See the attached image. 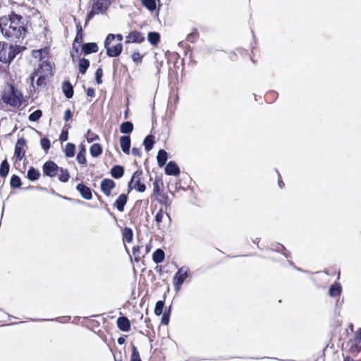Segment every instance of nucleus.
<instances>
[{
	"mask_svg": "<svg viewBox=\"0 0 361 361\" xmlns=\"http://www.w3.org/2000/svg\"><path fill=\"white\" fill-rule=\"evenodd\" d=\"M164 307V302L162 300H159L157 302L154 307V314L157 316L161 315L163 312V309Z\"/></svg>",
	"mask_w": 361,
	"mask_h": 361,
	"instance_id": "obj_39",
	"label": "nucleus"
},
{
	"mask_svg": "<svg viewBox=\"0 0 361 361\" xmlns=\"http://www.w3.org/2000/svg\"><path fill=\"white\" fill-rule=\"evenodd\" d=\"M86 138L88 142H92L94 140L98 139V136L92 133L90 130H88L86 135Z\"/></svg>",
	"mask_w": 361,
	"mask_h": 361,
	"instance_id": "obj_44",
	"label": "nucleus"
},
{
	"mask_svg": "<svg viewBox=\"0 0 361 361\" xmlns=\"http://www.w3.org/2000/svg\"><path fill=\"white\" fill-rule=\"evenodd\" d=\"M48 54L49 51L47 48L32 51V56L39 61L44 60Z\"/></svg>",
	"mask_w": 361,
	"mask_h": 361,
	"instance_id": "obj_21",
	"label": "nucleus"
},
{
	"mask_svg": "<svg viewBox=\"0 0 361 361\" xmlns=\"http://www.w3.org/2000/svg\"><path fill=\"white\" fill-rule=\"evenodd\" d=\"M115 186L116 183L114 180L109 178H105L101 183V190L106 196H109L111 195V190L114 188Z\"/></svg>",
	"mask_w": 361,
	"mask_h": 361,
	"instance_id": "obj_10",
	"label": "nucleus"
},
{
	"mask_svg": "<svg viewBox=\"0 0 361 361\" xmlns=\"http://www.w3.org/2000/svg\"><path fill=\"white\" fill-rule=\"evenodd\" d=\"M77 190L80 192V195L85 200H90L92 197V191L90 188L87 187L82 183H80L76 187Z\"/></svg>",
	"mask_w": 361,
	"mask_h": 361,
	"instance_id": "obj_12",
	"label": "nucleus"
},
{
	"mask_svg": "<svg viewBox=\"0 0 361 361\" xmlns=\"http://www.w3.org/2000/svg\"><path fill=\"white\" fill-rule=\"evenodd\" d=\"M90 152L93 157H97L102 154V148L99 144L95 143L90 147Z\"/></svg>",
	"mask_w": 361,
	"mask_h": 361,
	"instance_id": "obj_26",
	"label": "nucleus"
},
{
	"mask_svg": "<svg viewBox=\"0 0 361 361\" xmlns=\"http://www.w3.org/2000/svg\"><path fill=\"white\" fill-rule=\"evenodd\" d=\"M341 286L338 283H334L331 286L329 293L331 297H336L341 294Z\"/></svg>",
	"mask_w": 361,
	"mask_h": 361,
	"instance_id": "obj_28",
	"label": "nucleus"
},
{
	"mask_svg": "<svg viewBox=\"0 0 361 361\" xmlns=\"http://www.w3.org/2000/svg\"><path fill=\"white\" fill-rule=\"evenodd\" d=\"M130 361H142L140 357L139 352L135 346H133L132 355Z\"/></svg>",
	"mask_w": 361,
	"mask_h": 361,
	"instance_id": "obj_41",
	"label": "nucleus"
},
{
	"mask_svg": "<svg viewBox=\"0 0 361 361\" xmlns=\"http://www.w3.org/2000/svg\"><path fill=\"white\" fill-rule=\"evenodd\" d=\"M153 185H154V193L155 195H159L160 194V188H159L158 180H156L153 183Z\"/></svg>",
	"mask_w": 361,
	"mask_h": 361,
	"instance_id": "obj_50",
	"label": "nucleus"
},
{
	"mask_svg": "<svg viewBox=\"0 0 361 361\" xmlns=\"http://www.w3.org/2000/svg\"><path fill=\"white\" fill-rule=\"evenodd\" d=\"M115 39V36L113 34H109L106 37L104 46L106 49V54L109 57H116L119 56L123 50V45L121 43L118 42L115 45H111V43Z\"/></svg>",
	"mask_w": 361,
	"mask_h": 361,
	"instance_id": "obj_3",
	"label": "nucleus"
},
{
	"mask_svg": "<svg viewBox=\"0 0 361 361\" xmlns=\"http://www.w3.org/2000/svg\"><path fill=\"white\" fill-rule=\"evenodd\" d=\"M124 342H125V338H123V337H120V338H118V343L119 344H121H121H123Z\"/></svg>",
	"mask_w": 361,
	"mask_h": 361,
	"instance_id": "obj_58",
	"label": "nucleus"
},
{
	"mask_svg": "<svg viewBox=\"0 0 361 361\" xmlns=\"http://www.w3.org/2000/svg\"><path fill=\"white\" fill-rule=\"evenodd\" d=\"M164 257V252L161 249H157L152 255L153 261L157 264L162 262Z\"/></svg>",
	"mask_w": 361,
	"mask_h": 361,
	"instance_id": "obj_23",
	"label": "nucleus"
},
{
	"mask_svg": "<svg viewBox=\"0 0 361 361\" xmlns=\"http://www.w3.org/2000/svg\"><path fill=\"white\" fill-rule=\"evenodd\" d=\"M10 169L9 164L8 163L6 159H4L1 161V166H0V176L1 177H6Z\"/></svg>",
	"mask_w": 361,
	"mask_h": 361,
	"instance_id": "obj_30",
	"label": "nucleus"
},
{
	"mask_svg": "<svg viewBox=\"0 0 361 361\" xmlns=\"http://www.w3.org/2000/svg\"><path fill=\"white\" fill-rule=\"evenodd\" d=\"M133 234L131 228L126 227L123 233V241L126 243H130L133 240Z\"/></svg>",
	"mask_w": 361,
	"mask_h": 361,
	"instance_id": "obj_33",
	"label": "nucleus"
},
{
	"mask_svg": "<svg viewBox=\"0 0 361 361\" xmlns=\"http://www.w3.org/2000/svg\"><path fill=\"white\" fill-rule=\"evenodd\" d=\"M11 186L13 188H18L21 186V180L18 176L13 175L10 181Z\"/></svg>",
	"mask_w": 361,
	"mask_h": 361,
	"instance_id": "obj_37",
	"label": "nucleus"
},
{
	"mask_svg": "<svg viewBox=\"0 0 361 361\" xmlns=\"http://www.w3.org/2000/svg\"><path fill=\"white\" fill-rule=\"evenodd\" d=\"M77 32H82V28L80 25H77Z\"/></svg>",
	"mask_w": 361,
	"mask_h": 361,
	"instance_id": "obj_59",
	"label": "nucleus"
},
{
	"mask_svg": "<svg viewBox=\"0 0 361 361\" xmlns=\"http://www.w3.org/2000/svg\"><path fill=\"white\" fill-rule=\"evenodd\" d=\"M351 350L353 352L361 350V328L355 334V338L351 345Z\"/></svg>",
	"mask_w": 361,
	"mask_h": 361,
	"instance_id": "obj_14",
	"label": "nucleus"
},
{
	"mask_svg": "<svg viewBox=\"0 0 361 361\" xmlns=\"http://www.w3.org/2000/svg\"><path fill=\"white\" fill-rule=\"evenodd\" d=\"M95 94L94 90L92 87H89L87 90V95L90 97H93Z\"/></svg>",
	"mask_w": 361,
	"mask_h": 361,
	"instance_id": "obj_53",
	"label": "nucleus"
},
{
	"mask_svg": "<svg viewBox=\"0 0 361 361\" xmlns=\"http://www.w3.org/2000/svg\"><path fill=\"white\" fill-rule=\"evenodd\" d=\"M161 314H162L161 323L164 325H168V324L169 322V317H170L169 312H164Z\"/></svg>",
	"mask_w": 361,
	"mask_h": 361,
	"instance_id": "obj_47",
	"label": "nucleus"
},
{
	"mask_svg": "<svg viewBox=\"0 0 361 361\" xmlns=\"http://www.w3.org/2000/svg\"><path fill=\"white\" fill-rule=\"evenodd\" d=\"M42 148L47 152L50 148V141L47 138H42L40 141Z\"/></svg>",
	"mask_w": 361,
	"mask_h": 361,
	"instance_id": "obj_42",
	"label": "nucleus"
},
{
	"mask_svg": "<svg viewBox=\"0 0 361 361\" xmlns=\"http://www.w3.org/2000/svg\"><path fill=\"white\" fill-rule=\"evenodd\" d=\"M59 180L61 182L66 183L70 178V175L67 169H63V168L59 169Z\"/></svg>",
	"mask_w": 361,
	"mask_h": 361,
	"instance_id": "obj_32",
	"label": "nucleus"
},
{
	"mask_svg": "<svg viewBox=\"0 0 361 361\" xmlns=\"http://www.w3.org/2000/svg\"><path fill=\"white\" fill-rule=\"evenodd\" d=\"M149 252V247L147 246L146 247V252Z\"/></svg>",
	"mask_w": 361,
	"mask_h": 361,
	"instance_id": "obj_64",
	"label": "nucleus"
},
{
	"mask_svg": "<svg viewBox=\"0 0 361 361\" xmlns=\"http://www.w3.org/2000/svg\"><path fill=\"white\" fill-rule=\"evenodd\" d=\"M120 145L122 149V151L128 154L130 152V138L129 136H122L120 138Z\"/></svg>",
	"mask_w": 361,
	"mask_h": 361,
	"instance_id": "obj_16",
	"label": "nucleus"
},
{
	"mask_svg": "<svg viewBox=\"0 0 361 361\" xmlns=\"http://www.w3.org/2000/svg\"><path fill=\"white\" fill-rule=\"evenodd\" d=\"M52 66L48 61H43L39 64L38 68L30 75L31 84L34 87L35 75H42V77H49L51 75Z\"/></svg>",
	"mask_w": 361,
	"mask_h": 361,
	"instance_id": "obj_4",
	"label": "nucleus"
},
{
	"mask_svg": "<svg viewBox=\"0 0 361 361\" xmlns=\"http://www.w3.org/2000/svg\"><path fill=\"white\" fill-rule=\"evenodd\" d=\"M39 176L40 173L39 171L34 168H30L27 171V177L30 180H36L39 178Z\"/></svg>",
	"mask_w": 361,
	"mask_h": 361,
	"instance_id": "obj_34",
	"label": "nucleus"
},
{
	"mask_svg": "<svg viewBox=\"0 0 361 361\" xmlns=\"http://www.w3.org/2000/svg\"><path fill=\"white\" fill-rule=\"evenodd\" d=\"M0 30L5 38L13 42L23 39L27 32L23 17L13 12L0 18Z\"/></svg>",
	"mask_w": 361,
	"mask_h": 361,
	"instance_id": "obj_1",
	"label": "nucleus"
},
{
	"mask_svg": "<svg viewBox=\"0 0 361 361\" xmlns=\"http://www.w3.org/2000/svg\"><path fill=\"white\" fill-rule=\"evenodd\" d=\"M75 145L72 143H68L66 145L65 154L67 157H73L75 155Z\"/></svg>",
	"mask_w": 361,
	"mask_h": 361,
	"instance_id": "obj_36",
	"label": "nucleus"
},
{
	"mask_svg": "<svg viewBox=\"0 0 361 361\" xmlns=\"http://www.w3.org/2000/svg\"><path fill=\"white\" fill-rule=\"evenodd\" d=\"M145 40V37L142 33L137 31H133L126 36V43H141Z\"/></svg>",
	"mask_w": 361,
	"mask_h": 361,
	"instance_id": "obj_11",
	"label": "nucleus"
},
{
	"mask_svg": "<svg viewBox=\"0 0 361 361\" xmlns=\"http://www.w3.org/2000/svg\"><path fill=\"white\" fill-rule=\"evenodd\" d=\"M164 216V213L162 209H159L155 216V221L159 227L160 226V224L162 221Z\"/></svg>",
	"mask_w": 361,
	"mask_h": 361,
	"instance_id": "obj_43",
	"label": "nucleus"
},
{
	"mask_svg": "<svg viewBox=\"0 0 361 361\" xmlns=\"http://www.w3.org/2000/svg\"><path fill=\"white\" fill-rule=\"evenodd\" d=\"M90 66V61L84 58L80 59L78 63L79 71L82 74H85L86 73L87 69Z\"/></svg>",
	"mask_w": 361,
	"mask_h": 361,
	"instance_id": "obj_31",
	"label": "nucleus"
},
{
	"mask_svg": "<svg viewBox=\"0 0 361 361\" xmlns=\"http://www.w3.org/2000/svg\"><path fill=\"white\" fill-rule=\"evenodd\" d=\"M171 306H169V307L168 308L167 310H166L165 312H169V314L171 313Z\"/></svg>",
	"mask_w": 361,
	"mask_h": 361,
	"instance_id": "obj_61",
	"label": "nucleus"
},
{
	"mask_svg": "<svg viewBox=\"0 0 361 361\" xmlns=\"http://www.w3.org/2000/svg\"><path fill=\"white\" fill-rule=\"evenodd\" d=\"M79 152L77 155V161L80 164H86V158H85V153H86V149L85 145L81 143L79 145Z\"/></svg>",
	"mask_w": 361,
	"mask_h": 361,
	"instance_id": "obj_20",
	"label": "nucleus"
},
{
	"mask_svg": "<svg viewBox=\"0 0 361 361\" xmlns=\"http://www.w3.org/2000/svg\"><path fill=\"white\" fill-rule=\"evenodd\" d=\"M26 145V140L25 138H19L15 146L14 155L18 161H21L25 156L24 147Z\"/></svg>",
	"mask_w": 361,
	"mask_h": 361,
	"instance_id": "obj_7",
	"label": "nucleus"
},
{
	"mask_svg": "<svg viewBox=\"0 0 361 361\" xmlns=\"http://www.w3.org/2000/svg\"><path fill=\"white\" fill-rule=\"evenodd\" d=\"M124 168L119 165H116L111 170V175L114 178H120L123 176Z\"/></svg>",
	"mask_w": 361,
	"mask_h": 361,
	"instance_id": "obj_22",
	"label": "nucleus"
},
{
	"mask_svg": "<svg viewBox=\"0 0 361 361\" xmlns=\"http://www.w3.org/2000/svg\"><path fill=\"white\" fill-rule=\"evenodd\" d=\"M143 145L147 151H150L154 145L153 136L147 135L144 140Z\"/></svg>",
	"mask_w": 361,
	"mask_h": 361,
	"instance_id": "obj_35",
	"label": "nucleus"
},
{
	"mask_svg": "<svg viewBox=\"0 0 361 361\" xmlns=\"http://www.w3.org/2000/svg\"><path fill=\"white\" fill-rule=\"evenodd\" d=\"M132 154H133L134 156L140 157V156H141V152H140V149H138V148L133 147V148L132 149Z\"/></svg>",
	"mask_w": 361,
	"mask_h": 361,
	"instance_id": "obj_54",
	"label": "nucleus"
},
{
	"mask_svg": "<svg viewBox=\"0 0 361 361\" xmlns=\"http://www.w3.org/2000/svg\"><path fill=\"white\" fill-rule=\"evenodd\" d=\"M165 173L169 176H178L180 173V169L175 162L171 161L166 166Z\"/></svg>",
	"mask_w": 361,
	"mask_h": 361,
	"instance_id": "obj_13",
	"label": "nucleus"
},
{
	"mask_svg": "<svg viewBox=\"0 0 361 361\" xmlns=\"http://www.w3.org/2000/svg\"><path fill=\"white\" fill-rule=\"evenodd\" d=\"M42 115V113L41 110H36L30 114L29 120L31 121H36L40 118Z\"/></svg>",
	"mask_w": 361,
	"mask_h": 361,
	"instance_id": "obj_40",
	"label": "nucleus"
},
{
	"mask_svg": "<svg viewBox=\"0 0 361 361\" xmlns=\"http://www.w3.org/2000/svg\"><path fill=\"white\" fill-rule=\"evenodd\" d=\"M259 241V239L258 238H256V240L254 241L255 243H257Z\"/></svg>",
	"mask_w": 361,
	"mask_h": 361,
	"instance_id": "obj_63",
	"label": "nucleus"
},
{
	"mask_svg": "<svg viewBox=\"0 0 361 361\" xmlns=\"http://www.w3.org/2000/svg\"><path fill=\"white\" fill-rule=\"evenodd\" d=\"M35 77H38L37 80V87H40L45 85V79L47 78L46 77H42V75H35Z\"/></svg>",
	"mask_w": 361,
	"mask_h": 361,
	"instance_id": "obj_49",
	"label": "nucleus"
},
{
	"mask_svg": "<svg viewBox=\"0 0 361 361\" xmlns=\"http://www.w3.org/2000/svg\"><path fill=\"white\" fill-rule=\"evenodd\" d=\"M188 269L184 267H181L176 273L173 278V284L176 291H178L185 279L188 277Z\"/></svg>",
	"mask_w": 361,
	"mask_h": 361,
	"instance_id": "obj_6",
	"label": "nucleus"
},
{
	"mask_svg": "<svg viewBox=\"0 0 361 361\" xmlns=\"http://www.w3.org/2000/svg\"><path fill=\"white\" fill-rule=\"evenodd\" d=\"M103 75V72L101 68H99L97 69L95 72V79L97 84H101L102 82V77Z\"/></svg>",
	"mask_w": 361,
	"mask_h": 361,
	"instance_id": "obj_45",
	"label": "nucleus"
},
{
	"mask_svg": "<svg viewBox=\"0 0 361 361\" xmlns=\"http://www.w3.org/2000/svg\"><path fill=\"white\" fill-rule=\"evenodd\" d=\"M147 40L151 44L155 46L160 40V35L156 32H150L147 35Z\"/></svg>",
	"mask_w": 361,
	"mask_h": 361,
	"instance_id": "obj_24",
	"label": "nucleus"
},
{
	"mask_svg": "<svg viewBox=\"0 0 361 361\" xmlns=\"http://www.w3.org/2000/svg\"><path fill=\"white\" fill-rule=\"evenodd\" d=\"M63 91L66 97L68 99L71 98L73 95V88L69 82H63Z\"/></svg>",
	"mask_w": 361,
	"mask_h": 361,
	"instance_id": "obj_25",
	"label": "nucleus"
},
{
	"mask_svg": "<svg viewBox=\"0 0 361 361\" xmlns=\"http://www.w3.org/2000/svg\"><path fill=\"white\" fill-rule=\"evenodd\" d=\"M166 217L168 218V219L170 221V220H171V219H170V216H169L168 214H166Z\"/></svg>",
	"mask_w": 361,
	"mask_h": 361,
	"instance_id": "obj_62",
	"label": "nucleus"
},
{
	"mask_svg": "<svg viewBox=\"0 0 361 361\" xmlns=\"http://www.w3.org/2000/svg\"><path fill=\"white\" fill-rule=\"evenodd\" d=\"M6 63H11V61L15 58L16 55V49L12 45L7 44V51H6Z\"/></svg>",
	"mask_w": 361,
	"mask_h": 361,
	"instance_id": "obj_27",
	"label": "nucleus"
},
{
	"mask_svg": "<svg viewBox=\"0 0 361 361\" xmlns=\"http://www.w3.org/2000/svg\"><path fill=\"white\" fill-rule=\"evenodd\" d=\"M2 100L11 106L18 107L22 104V94L13 85H9L4 91Z\"/></svg>",
	"mask_w": 361,
	"mask_h": 361,
	"instance_id": "obj_2",
	"label": "nucleus"
},
{
	"mask_svg": "<svg viewBox=\"0 0 361 361\" xmlns=\"http://www.w3.org/2000/svg\"><path fill=\"white\" fill-rule=\"evenodd\" d=\"M42 169L44 175L54 177L58 173L59 168L54 161H49L44 164Z\"/></svg>",
	"mask_w": 361,
	"mask_h": 361,
	"instance_id": "obj_8",
	"label": "nucleus"
},
{
	"mask_svg": "<svg viewBox=\"0 0 361 361\" xmlns=\"http://www.w3.org/2000/svg\"><path fill=\"white\" fill-rule=\"evenodd\" d=\"M114 36H115V38L117 39L118 42L121 43V41L123 40V36L120 34L114 35Z\"/></svg>",
	"mask_w": 361,
	"mask_h": 361,
	"instance_id": "obj_56",
	"label": "nucleus"
},
{
	"mask_svg": "<svg viewBox=\"0 0 361 361\" xmlns=\"http://www.w3.org/2000/svg\"><path fill=\"white\" fill-rule=\"evenodd\" d=\"M111 2L109 0H93L92 8L97 13H104L108 9Z\"/></svg>",
	"mask_w": 361,
	"mask_h": 361,
	"instance_id": "obj_9",
	"label": "nucleus"
},
{
	"mask_svg": "<svg viewBox=\"0 0 361 361\" xmlns=\"http://www.w3.org/2000/svg\"><path fill=\"white\" fill-rule=\"evenodd\" d=\"M282 185H283V182H282L281 180L279 179V187L282 188Z\"/></svg>",
	"mask_w": 361,
	"mask_h": 361,
	"instance_id": "obj_60",
	"label": "nucleus"
},
{
	"mask_svg": "<svg viewBox=\"0 0 361 361\" xmlns=\"http://www.w3.org/2000/svg\"><path fill=\"white\" fill-rule=\"evenodd\" d=\"M82 40V32H77L75 42H81Z\"/></svg>",
	"mask_w": 361,
	"mask_h": 361,
	"instance_id": "obj_55",
	"label": "nucleus"
},
{
	"mask_svg": "<svg viewBox=\"0 0 361 361\" xmlns=\"http://www.w3.org/2000/svg\"><path fill=\"white\" fill-rule=\"evenodd\" d=\"M6 51H7V44H0V61L6 63V59H7Z\"/></svg>",
	"mask_w": 361,
	"mask_h": 361,
	"instance_id": "obj_38",
	"label": "nucleus"
},
{
	"mask_svg": "<svg viewBox=\"0 0 361 361\" xmlns=\"http://www.w3.org/2000/svg\"><path fill=\"white\" fill-rule=\"evenodd\" d=\"M140 246H135L133 247V254L135 256V261H139L140 259Z\"/></svg>",
	"mask_w": 361,
	"mask_h": 361,
	"instance_id": "obj_48",
	"label": "nucleus"
},
{
	"mask_svg": "<svg viewBox=\"0 0 361 361\" xmlns=\"http://www.w3.org/2000/svg\"><path fill=\"white\" fill-rule=\"evenodd\" d=\"M127 200L128 197L125 194L120 195L116 200L115 205L119 212H123L124 210V206L126 205Z\"/></svg>",
	"mask_w": 361,
	"mask_h": 361,
	"instance_id": "obj_18",
	"label": "nucleus"
},
{
	"mask_svg": "<svg viewBox=\"0 0 361 361\" xmlns=\"http://www.w3.org/2000/svg\"><path fill=\"white\" fill-rule=\"evenodd\" d=\"M168 159V154L164 149H160L157 157V164L159 167H162L166 164Z\"/></svg>",
	"mask_w": 361,
	"mask_h": 361,
	"instance_id": "obj_19",
	"label": "nucleus"
},
{
	"mask_svg": "<svg viewBox=\"0 0 361 361\" xmlns=\"http://www.w3.org/2000/svg\"><path fill=\"white\" fill-rule=\"evenodd\" d=\"M72 116V112L70 109H67L66 111H65V114H64V121L66 122L68 121L71 118Z\"/></svg>",
	"mask_w": 361,
	"mask_h": 361,
	"instance_id": "obj_51",
	"label": "nucleus"
},
{
	"mask_svg": "<svg viewBox=\"0 0 361 361\" xmlns=\"http://www.w3.org/2000/svg\"><path fill=\"white\" fill-rule=\"evenodd\" d=\"M133 130V125L130 121L123 123L120 126V131L123 134L130 133Z\"/></svg>",
	"mask_w": 361,
	"mask_h": 361,
	"instance_id": "obj_29",
	"label": "nucleus"
},
{
	"mask_svg": "<svg viewBox=\"0 0 361 361\" xmlns=\"http://www.w3.org/2000/svg\"><path fill=\"white\" fill-rule=\"evenodd\" d=\"M117 326L123 331H128L130 328L129 319L126 317H120L117 319Z\"/></svg>",
	"mask_w": 361,
	"mask_h": 361,
	"instance_id": "obj_15",
	"label": "nucleus"
},
{
	"mask_svg": "<svg viewBox=\"0 0 361 361\" xmlns=\"http://www.w3.org/2000/svg\"><path fill=\"white\" fill-rule=\"evenodd\" d=\"M82 51L85 54H90L92 53H96L98 51V46L96 43H86L83 44Z\"/></svg>",
	"mask_w": 361,
	"mask_h": 361,
	"instance_id": "obj_17",
	"label": "nucleus"
},
{
	"mask_svg": "<svg viewBox=\"0 0 361 361\" xmlns=\"http://www.w3.org/2000/svg\"><path fill=\"white\" fill-rule=\"evenodd\" d=\"M96 14H98L97 11H94V8H92L91 11L87 14V19H86V24L87 22Z\"/></svg>",
	"mask_w": 361,
	"mask_h": 361,
	"instance_id": "obj_52",
	"label": "nucleus"
},
{
	"mask_svg": "<svg viewBox=\"0 0 361 361\" xmlns=\"http://www.w3.org/2000/svg\"><path fill=\"white\" fill-rule=\"evenodd\" d=\"M68 138V133H66L65 134L64 133H62L61 135V140H66Z\"/></svg>",
	"mask_w": 361,
	"mask_h": 361,
	"instance_id": "obj_57",
	"label": "nucleus"
},
{
	"mask_svg": "<svg viewBox=\"0 0 361 361\" xmlns=\"http://www.w3.org/2000/svg\"><path fill=\"white\" fill-rule=\"evenodd\" d=\"M132 59L136 63H140L142 60V56L139 52L135 51L132 54Z\"/></svg>",
	"mask_w": 361,
	"mask_h": 361,
	"instance_id": "obj_46",
	"label": "nucleus"
},
{
	"mask_svg": "<svg viewBox=\"0 0 361 361\" xmlns=\"http://www.w3.org/2000/svg\"><path fill=\"white\" fill-rule=\"evenodd\" d=\"M142 175V171L137 170L134 172L128 184V187L130 190L135 189L140 192H143L145 190V185L140 182Z\"/></svg>",
	"mask_w": 361,
	"mask_h": 361,
	"instance_id": "obj_5",
	"label": "nucleus"
}]
</instances>
